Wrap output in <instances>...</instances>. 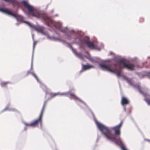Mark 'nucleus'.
<instances>
[{"mask_svg": "<svg viewBox=\"0 0 150 150\" xmlns=\"http://www.w3.org/2000/svg\"><path fill=\"white\" fill-rule=\"evenodd\" d=\"M122 124L123 121H122L118 125L110 128L99 123H97V126L102 134L108 140L118 144H122L120 135L121 129Z\"/></svg>", "mask_w": 150, "mask_h": 150, "instance_id": "1", "label": "nucleus"}, {"mask_svg": "<svg viewBox=\"0 0 150 150\" xmlns=\"http://www.w3.org/2000/svg\"><path fill=\"white\" fill-rule=\"evenodd\" d=\"M118 65L120 69L125 68L130 70H134L135 69L134 65L131 63L127 64L126 61L124 59L118 60L117 61V64H114L113 65L115 66L114 68H111L110 67L104 64H100V66L104 70H106L110 72L116 74L118 77L121 76V71L120 69H117L116 66Z\"/></svg>", "mask_w": 150, "mask_h": 150, "instance_id": "2", "label": "nucleus"}, {"mask_svg": "<svg viewBox=\"0 0 150 150\" xmlns=\"http://www.w3.org/2000/svg\"><path fill=\"white\" fill-rule=\"evenodd\" d=\"M22 3L27 8L28 12L32 16L42 19L48 26L52 22L50 17H48L46 14L39 11L35 12L33 7L28 5L26 1H23Z\"/></svg>", "mask_w": 150, "mask_h": 150, "instance_id": "3", "label": "nucleus"}, {"mask_svg": "<svg viewBox=\"0 0 150 150\" xmlns=\"http://www.w3.org/2000/svg\"><path fill=\"white\" fill-rule=\"evenodd\" d=\"M46 102H45L43 105V108L42 109L41 112L40 114L39 118L32 122L31 123L27 124L25 123V124L27 126H31L33 127H35L38 126V123H40L41 126H42V117L43 112L45 108Z\"/></svg>", "mask_w": 150, "mask_h": 150, "instance_id": "4", "label": "nucleus"}, {"mask_svg": "<svg viewBox=\"0 0 150 150\" xmlns=\"http://www.w3.org/2000/svg\"><path fill=\"white\" fill-rule=\"evenodd\" d=\"M137 89L138 90L140 93L142 94H143L144 96L146 97L144 99V100L149 105H150V97L147 94L144 93L142 91L139 86L137 87Z\"/></svg>", "mask_w": 150, "mask_h": 150, "instance_id": "5", "label": "nucleus"}, {"mask_svg": "<svg viewBox=\"0 0 150 150\" xmlns=\"http://www.w3.org/2000/svg\"><path fill=\"white\" fill-rule=\"evenodd\" d=\"M84 42L87 45V46L89 48L91 49L96 48L95 45L91 42L89 41H87L86 40H85Z\"/></svg>", "mask_w": 150, "mask_h": 150, "instance_id": "6", "label": "nucleus"}, {"mask_svg": "<svg viewBox=\"0 0 150 150\" xmlns=\"http://www.w3.org/2000/svg\"><path fill=\"white\" fill-rule=\"evenodd\" d=\"M121 105L124 106L129 104V102L128 99L125 97H122L121 100Z\"/></svg>", "mask_w": 150, "mask_h": 150, "instance_id": "7", "label": "nucleus"}, {"mask_svg": "<svg viewBox=\"0 0 150 150\" xmlns=\"http://www.w3.org/2000/svg\"><path fill=\"white\" fill-rule=\"evenodd\" d=\"M5 1L10 2L12 4L13 6H17L18 7L19 6V3L16 0H4Z\"/></svg>", "mask_w": 150, "mask_h": 150, "instance_id": "8", "label": "nucleus"}, {"mask_svg": "<svg viewBox=\"0 0 150 150\" xmlns=\"http://www.w3.org/2000/svg\"><path fill=\"white\" fill-rule=\"evenodd\" d=\"M0 11H1L3 12L6 13L8 15L13 16H15V15L11 13L6 8H0Z\"/></svg>", "mask_w": 150, "mask_h": 150, "instance_id": "9", "label": "nucleus"}, {"mask_svg": "<svg viewBox=\"0 0 150 150\" xmlns=\"http://www.w3.org/2000/svg\"><path fill=\"white\" fill-rule=\"evenodd\" d=\"M67 94L66 93H51L50 94V95L51 98H52L54 97L57 96L58 95H60L61 96H63V95H65Z\"/></svg>", "mask_w": 150, "mask_h": 150, "instance_id": "10", "label": "nucleus"}, {"mask_svg": "<svg viewBox=\"0 0 150 150\" xmlns=\"http://www.w3.org/2000/svg\"><path fill=\"white\" fill-rule=\"evenodd\" d=\"M93 66L89 65V64H87L86 65H83L82 69L83 70H86L93 68Z\"/></svg>", "mask_w": 150, "mask_h": 150, "instance_id": "11", "label": "nucleus"}, {"mask_svg": "<svg viewBox=\"0 0 150 150\" xmlns=\"http://www.w3.org/2000/svg\"><path fill=\"white\" fill-rule=\"evenodd\" d=\"M66 93L67 94L65 95H63V96H67L68 95H70L73 98L77 99V97L73 93H72L70 92H69L66 93Z\"/></svg>", "mask_w": 150, "mask_h": 150, "instance_id": "12", "label": "nucleus"}, {"mask_svg": "<svg viewBox=\"0 0 150 150\" xmlns=\"http://www.w3.org/2000/svg\"><path fill=\"white\" fill-rule=\"evenodd\" d=\"M38 31H39L40 32L42 33L44 35H45V32L44 31L43 28H38Z\"/></svg>", "mask_w": 150, "mask_h": 150, "instance_id": "13", "label": "nucleus"}, {"mask_svg": "<svg viewBox=\"0 0 150 150\" xmlns=\"http://www.w3.org/2000/svg\"><path fill=\"white\" fill-rule=\"evenodd\" d=\"M8 82H2L1 83V85L2 87H4L6 86V84L8 83Z\"/></svg>", "mask_w": 150, "mask_h": 150, "instance_id": "14", "label": "nucleus"}, {"mask_svg": "<svg viewBox=\"0 0 150 150\" xmlns=\"http://www.w3.org/2000/svg\"><path fill=\"white\" fill-rule=\"evenodd\" d=\"M71 49H72V51L73 52V53L75 54L76 55V54L77 53L76 52V49L72 47L71 46Z\"/></svg>", "mask_w": 150, "mask_h": 150, "instance_id": "15", "label": "nucleus"}, {"mask_svg": "<svg viewBox=\"0 0 150 150\" xmlns=\"http://www.w3.org/2000/svg\"><path fill=\"white\" fill-rule=\"evenodd\" d=\"M31 74L33 75L35 77V78L38 81H39V79L37 76L33 73H31Z\"/></svg>", "mask_w": 150, "mask_h": 150, "instance_id": "16", "label": "nucleus"}, {"mask_svg": "<svg viewBox=\"0 0 150 150\" xmlns=\"http://www.w3.org/2000/svg\"><path fill=\"white\" fill-rule=\"evenodd\" d=\"M76 55L78 56L80 58H81L82 57V54L81 53H77Z\"/></svg>", "mask_w": 150, "mask_h": 150, "instance_id": "17", "label": "nucleus"}, {"mask_svg": "<svg viewBox=\"0 0 150 150\" xmlns=\"http://www.w3.org/2000/svg\"><path fill=\"white\" fill-rule=\"evenodd\" d=\"M121 148L122 150H127L125 146H121Z\"/></svg>", "mask_w": 150, "mask_h": 150, "instance_id": "18", "label": "nucleus"}, {"mask_svg": "<svg viewBox=\"0 0 150 150\" xmlns=\"http://www.w3.org/2000/svg\"><path fill=\"white\" fill-rule=\"evenodd\" d=\"M144 19L143 18H140L139 21L140 22H142L144 21Z\"/></svg>", "mask_w": 150, "mask_h": 150, "instance_id": "19", "label": "nucleus"}, {"mask_svg": "<svg viewBox=\"0 0 150 150\" xmlns=\"http://www.w3.org/2000/svg\"><path fill=\"white\" fill-rule=\"evenodd\" d=\"M67 30V28H65L63 30H61V31L62 32H66V30Z\"/></svg>", "mask_w": 150, "mask_h": 150, "instance_id": "20", "label": "nucleus"}, {"mask_svg": "<svg viewBox=\"0 0 150 150\" xmlns=\"http://www.w3.org/2000/svg\"><path fill=\"white\" fill-rule=\"evenodd\" d=\"M25 22L26 23H27L29 25H30V23H29L27 22H26V21H25Z\"/></svg>", "mask_w": 150, "mask_h": 150, "instance_id": "21", "label": "nucleus"}, {"mask_svg": "<svg viewBox=\"0 0 150 150\" xmlns=\"http://www.w3.org/2000/svg\"><path fill=\"white\" fill-rule=\"evenodd\" d=\"M36 44V42H34L33 43V47H34L35 46V45Z\"/></svg>", "mask_w": 150, "mask_h": 150, "instance_id": "22", "label": "nucleus"}, {"mask_svg": "<svg viewBox=\"0 0 150 150\" xmlns=\"http://www.w3.org/2000/svg\"><path fill=\"white\" fill-rule=\"evenodd\" d=\"M61 28H62V25H60L59 26V28L61 30Z\"/></svg>", "mask_w": 150, "mask_h": 150, "instance_id": "23", "label": "nucleus"}, {"mask_svg": "<svg viewBox=\"0 0 150 150\" xmlns=\"http://www.w3.org/2000/svg\"><path fill=\"white\" fill-rule=\"evenodd\" d=\"M29 73H29V72H28V73H27V75L28 74H29Z\"/></svg>", "mask_w": 150, "mask_h": 150, "instance_id": "24", "label": "nucleus"}]
</instances>
